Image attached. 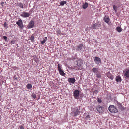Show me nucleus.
Instances as JSON below:
<instances>
[{
  "label": "nucleus",
  "instance_id": "1",
  "mask_svg": "<svg viewBox=\"0 0 129 129\" xmlns=\"http://www.w3.org/2000/svg\"><path fill=\"white\" fill-rule=\"evenodd\" d=\"M108 109L112 113H115L118 111V110L115 106L112 105H110Z\"/></svg>",
  "mask_w": 129,
  "mask_h": 129
},
{
  "label": "nucleus",
  "instance_id": "2",
  "mask_svg": "<svg viewBox=\"0 0 129 129\" xmlns=\"http://www.w3.org/2000/svg\"><path fill=\"white\" fill-rule=\"evenodd\" d=\"M96 108L99 113L100 114H102L104 111V108L103 107L100 105H98L96 106Z\"/></svg>",
  "mask_w": 129,
  "mask_h": 129
},
{
  "label": "nucleus",
  "instance_id": "3",
  "mask_svg": "<svg viewBox=\"0 0 129 129\" xmlns=\"http://www.w3.org/2000/svg\"><path fill=\"white\" fill-rule=\"evenodd\" d=\"M16 24L18 25L19 28L21 29H22L24 25L21 19H19L18 21L16 22Z\"/></svg>",
  "mask_w": 129,
  "mask_h": 129
},
{
  "label": "nucleus",
  "instance_id": "4",
  "mask_svg": "<svg viewBox=\"0 0 129 129\" xmlns=\"http://www.w3.org/2000/svg\"><path fill=\"white\" fill-rule=\"evenodd\" d=\"M101 26L100 23L99 22H97L95 24L92 25V27L93 29H96L98 28H99Z\"/></svg>",
  "mask_w": 129,
  "mask_h": 129
},
{
  "label": "nucleus",
  "instance_id": "5",
  "mask_svg": "<svg viewBox=\"0 0 129 129\" xmlns=\"http://www.w3.org/2000/svg\"><path fill=\"white\" fill-rule=\"evenodd\" d=\"M79 91L76 90L73 93V95L74 98L76 99H78L79 95Z\"/></svg>",
  "mask_w": 129,
  "mask_h": 129
},
{
  "label": "nucleus",
  "instance_id": "6",
  "mask_svg": "<svg viewBox=\"0 0 129 129\" xmlns=\"http://www.w3.org/2000/svg\"><path fill=\"white\" fill-rule=\"evenodd\" d=\"M34 23L33 21L31 20L28 25L27 27L28 28L30 29L33 28L34 26Z\"/></svg>",
  "mask_w": 129,
  "mask_h": 129
},
{
  "label": "nucleus",
  "instance_id": "7",
  "mask_svg": "<svg viewBox=\"0 0 129 129\" xmlns=\"http://www.w3.org/2000/svg\"><path fill=\"white\" fill-rule=\"evenodd\" d=\"M21 16L22 17L26 18L29 17L30 16V14L29 13L24 12L21 14Z\"/></svg>",
  "mask_w": 129,
  "mask_h": 129
},
{
  "label": "nucleus",
  "instance_id": "8",
  "mask_svg": "<svg viewBox=\"0 0 129 129\" xmlns=\"http://www.w3.org/2000/svg\"><path fill=\"white\" fill-rule=\"evenodd\" d=\"M83 45L82 44H79L76 46V49L77 51H80L82 50L83 47Z\"/></svg>",
  "mask_w": 129,
  "mask_h": 129
},
{
  "label": "nucleus",
  "instance_id": "9",
  "mask_svg": "<svg viewBox=\"0 0 129 129\" xmlns=\"http://www.w3.org/2000/svg\"><path fill=\"white\" fill-rule=\"evenodd\" d=\"M95 62L96 64H98L101 62V60L99 58L96 57L94 59Z\"/></svg>",
  "mask_w": 129,
  "mask_h": 129
},
{
  "label": "nucleus",
  "instance_id": "10",
  "mask_svg": "<svg viewBox=\"0 0 129 129\" xmlns=\"http://www.w3.org/2000/svg\"><path fill=\"white\" fill-rule=\"evenodd\" d=\"M68 81L69 83L73 84L75 83L76 80L75 78H69L68 79Z\"/></svg>",
  "mask_w": 129,
  "mask_h": 129
},
{
  "label": "nucleus",
  "instance_id": "11",
  "mask_svg": "<svg viewBox=\"0 0 129 129\" xmlns=\"http://www.w3.org/2000/svg\"><path fill=\"white\" fill-rule=\"evenodd\" d=\"M107 77L111 80H113L114 77V76L112 75L110 73L108 72L107 74Z\"/></svg>",
  "mask_w": 129,
  "mask_h": 129
},
{
  "label": "nucleus",
  "instance_id": "12",
  "mask_svg": "<svg viewBox=\"0 0 129 129\" xmlns=\"http://www.w3.org/2000/svg\"><path fill=\"white\" fill-rule=\"evenodd\" d=\"M75 110L74 113V116H76L80 114V112L79 111L78 109V108H76L75 109Z\"/></svg>",
  "mask_w": 129,
  "mask_h": 129
},
{
  "label": "nucleus",
  "instance_id": "13",
  "mask_svg": "<svg viewBox=\"0 0 129 129\" xmlns=\"http://www.w3.org/2000/svg\"><path fill=\"white\" fill-rule=\"evenodd\" d=\"M77 65L78 66H81L82 64L83 61L81 59H79L77 60Z\"/></svg>",
  "mask_w": 129,
  "mask_h": 129
},
{
  "label": "nucleus",
  "instance_id": "14",
  "mask_svg": "<svg viewBox=\"0 0 129 129\" xmlns=\"http://www.w3.org/2000/svg\"><path fill=\"white\" fill-rule=\"evenodd\" d=\"M104 20L106 23H108L109 22L110 19L108 16H105L104 17Z\"/></svg>",
  "mask_w": 129,
  "mask_h": 129
},
{
  "label": "nucleus",
  "instance_id": "15",
  "mask_svg": "<svg viewBox=\"0 0 129 129\" xmlns=\"http://www.w3.org/2000/svg\"><path fill=\"white\" fill-rule=\"evenodd\" d=\"M88 5V3L87 2H85V3L83 4V5L82 6V7L83 9H85L87 7Z\"/></svg>",
  "mask_w": 129,
  "mask_h": 129
},
{
  "label": "nucleus",
  "instance_id": "16",
  "mask_svg": "<svg viewBox=\"0 0 129 129\" xmlns=\"http://www.w3.org/2000/svg\"><path fill=\"white\" fill-rule=\"evenodd\" d=\"M116 80L117 82H121V77L120 76H117L116 77Z\"/></svg>",
  "mask_w": 129,
  "mask_h": 129
},
{
  "label": "nucleus",
  "instance_id": "17",
  "mask_svg": "<svg viewBox=\"0 0 129 129\" xmlns=\"http://www.w3.org/2000/svg\"><path fill=\"white\" fill-rule=\"evenodd\" d=\"M125 77L127 78H129V70H127L125 73Z\"/></svg>",
  "mask_w": 129,
  "mask_h": 129
},
{
  "label": "nucleus",
  "instance_id": "18",
  "mask_svg": "<svg viewBox=\"0 0 129 129\" xmlns=\"http://www.w3.org/2000/svg\"><path fill=\"white\" fill-rule=\"evenodd\" d=\"M59 72L60 74L62 76H64L65 75V73L62 70H59Z\"/></svg>",
  "mask_w": 129,
  "mask_h": 129
},
{
  "label": "nucleus",
  "instance_id": "19",
  "mask_svg": "<svg viewBox=\"0 0 129 129\" xmlns=\"http://www.w3.org/2000/svg\"><path fill=\"white\" fill-rule=\"evenodd\" d=\"M92 70L93 72L94 73H97L98 71V69L96 68H93Z\"/></svg>",
  "mask_w": 129,
  "mask_h": 129
},
{
  "label": "nucleus",
  "instance_id": "20",
  "mask_svg": "<svg viewBox=\"0 0 129 129\" xmlns=\"http://www.w3.org/2000/svg\"><path fill=\"white\" fill-rule=\"evenodd\" d=\"M117 31L119 32H121L122 31V29L120 27L118 26L116 28Z\"/></svg>",
  "mask_w": 129,
  "mask_h": 129
},
{
  "label": "nucleus",
  "instance_id": "21",
  "mask_svg": "<svg viewBox=\"0 0 129 129\" xmlns=\"http://www.w3.org/2000/svg\"><path fill=\"white\" fill-rule=\"evenodd\" d=\"M66 3V2L65 1H63L60 2V4L61 6H63L64 4H65Z\"/></svg>",
  "mask_w": 129,
  "mask_h": 129
},
{
  "label": "nucleus",
  "instance_id": "22",
  "mask_svg": "<svg viewBox=\"0 0 129 129\" xmlns=\"http://www.w3.org/2000/svg\"><path fill=\"white\" fill-rule=\"evenodd\" d=\"M26 87L28 89H30L32 88V85L31 84H28L27 85Z\"/></svg>",
  "mask_w": 129,
  "mask_h": 129
},
{
  "label": "nucleus",
  "instance_id": "23",
  "mask_svg": "<svg viewBox=\"0 0 129 129\" xmlns=\"http://www.w3.org/2000/svg\"><path fill=\"white\" fill-rule=\"evenodd\" d=\"M30 39L32 42H33L34 41V36L33 35H31L30 38Z\"/></svg>",
  "mask_w": 129,
  "mask_h": 129
},
{
  "label": "nucleus",
  "instance_id": "24",
  "mask_svg": "<svg viewBox=\"0 0 129 129\" xmlns=\"http://www.w3.org/2000/svg\"><path fill=\"white\" fill-rule=\"evenodd\" d=\"M113 9L115 10V12L117 11V6H116L115 5H113Z\"/></svg>",
  "mask_w": 129,
  "mask_h": 129
},
{
  "label": "nucleus",
  "instance_id": "25",
  "mask_svg": "<svg viewBox=\"0 0 129 129\" xmlns=\"http://www.w3.org/2000/svg\"><path fill=\"white\" fill-rule=\"evenodd\" d=\"M58 68L59 71L62 70V69L61 68V67L59 64H58Z\"/></svg>",
  "mask_w": 129,
  "mask_h": 129
},
{
  "label": "nucleus",
  "instance_id": "26",
  "mask_svg": "<svg viewBox=\"0 0 129 129\" xmlns=\"http://www.w3.org/2000/svg\"><path fill=\"white\" fill-rule=\"evenodd\" d=\"M24 127L22 125H20L18 128V129H24Z\"/></svg>",
  "mask_w": 129,
  "mask_h": 129
},
{
  "label": "nucleus",
  "instance_id": "27",
  "mask_svg": "<svg viewBox=\"0 0 129 129\" xmlns=\"http://www.w3.org/2000/svg\"><path fill=\"white\" fill-rule=\"evenodd\" d=\"M46 41L45 39H44L41 42V43L42 44H44Z\"/></svg>",
  "mask_w": 129,
  "mask_h": 129
},
{
  "label": "nucleus",
  "instance_id": "28",
  "mask_svg": "<svg viewBox=\"0 0 129 129\" xmlns=\"http://www.w3.org/2000/svg\"><path fill=\"white\" fill-rule=\"evenodd\" d=\"M4 26L5 27H6L7 26V24L6 22H5L3 24Z\"/></svg>",
  "mask_w": 129,
  "mask_h": 129
},
{
  "label": "nucleus",
  "instance_id": "29",
  "mask_svg": "<svg viewBox=\"0 0 129 129\" xmlns=\"http://www.w3.org/2000/svg\"><path fill=\"white\" fill-rule=\"evenodd\" d=\"M32 96L34 99H35L36 98V95L34 94H33L32 95Z\"/></svg>",
  "mask_w": 129,
  "mask_h": 129
},
{
  "label": "nucleus",
  "instance_id": "30",
  "mask_svg": "<svg viewBox=\"0 0 129 129\" xmlns=\"http://www.w3.org/2000/svg\"><path fill=\"white\" fill-rule=\"evenodd\" d=\"M3 39L5 40V41H7V37L6 36H4L3 37Z\"/></svg>",
  "mask_w": 129,
  "mask_h": 129
},
{
  "label": "nucleus",
  "instance_id": "31",
  "mask_svg": "<svg viewBox=\"0 0 129 129\" xmlns=\"http://www.w3.org/2000/svg\"><path fill=\"white\" fill-rule=\"evenodd\" d=\"M97 101L98 102L100 103L102 102V100L101 99H98Z\"/></svg>",
  "mask_w": 129,
  "mask_h": 129
},
{
  "label": "nucleus",
  "instance_id": "32",
  "mask_svg": "<svg viewBox=\"0 0 129 129\" xmlns=\"http://www.w3.org/2000/svg\"><path fill=\"white\" fill-rule=\"evenodd\" d=\"M11 43L12 44H14L15 43V41L14 40H12L11 42Z\"/></svg>",
  "mask_w": 129,
  "mask_h": 129
},
{
  "label": "nucleus",
  "instance_id": "33",
  "mask_svg": "<svg viewBox=\"0 0 129 129\" xmlns=\"http://www.w3.org/2000/svg\"><path fill=\"white\" fill-rule=\"evenodd\" d=\"M57 32L59 34H60L61 32V31L60 30H58L57 31Z\"/></svg>",
  "mask_w": 129,
  "mask_h": 129
},
{
  "label": "nucleus",
  "instance_id": "34",
  "mask_svg": "<svg viewBox=\"0 0 129 129\" xmlns=\"http://www.w3.org/2000/svg\"><path fill=\"white\" fill-rule=\"evenodd\" d=\"M90 118L89 115H87L86 117V119H89V118Z\"/></svg>",
  "mask_w": 129,
  "mask_h": 129
},
{
  "label": "nucleus",
  "instance_id": "35",
  "mask_svg": "<svg viewBox=\"0 0 129 129\" xmlns=\"http://www.w3.org/2000/svg\"><path fill=\"white\" fill-rule=\"evenodd\" d=\"M35 61L37 63L38 62V58H36V60H35Z\"/></svg>",
  "mask_w": 129,
  "mask_h": 129
},
{
  "label": "nucleus",
  "instance_id": "36",
  "mask_svg": "<svg viewBox=\"0 0 129 129\" xmlns=\"http://www.w3.org/2000/svg\"><path fill=\"white\" fill-rule=\"evenodd\" d=\"M20 7L22 8H23V4H20Z\"/></svg>",
  "mask_w": 129,
  "mask_h": 129
},
{
  "label": "nucleus",
  "instance_id": "37",
  "mask_svg": "<svg viewBox=\"0 0 129 129\" xmlns=\"http://www.w3.org/2000/svg\"><path fill=\"white\" fill-rule=\"evenodd\" d=\"M94 93H97L98 92V91L97 90H95L94 91Z\"/></svg>",
  "mask_w": 129,
  "mask_h": 129
},
{
  "label": "nucleus",
  "instance_id": "38",
  "mask_svg": "<svg viewBox=\"0 0 129 129\" xmlns=\"http://www.w3.org/2000/svg\"><path fill=\"white\" fill-rule=\"evenodd\" d=\"M4 3V2H1V4L2 6H3Z\"/></svg>",
  "mask_w": 129,
  "mask_h": 129
},
{
  "label": "nucleus",
  "instance_id": "39",
  "mask_svg": "<svg viewBox=\"0 0 129 129\" xmlns=\"http://www.w3.org/2000/svg\"><path fill=\"white\" fill-rule=\"evenodd\" d=\"M44 39H45L46 40H46H47V37H45V38Z\"/></svg>",
  "mask_w": 129,
  "mask_h": 129
},
{
  "label": "nucleus",
  "instance_id": "40",
  "mask_svg": "<svg viewBox=\"0 0 129 129\" xmlns=\"http://www.w3.org/2000/svg\"><path fill=\"white\" fill-rule=\"evenodd\" d=\"M27 128V129H30L29 128Z\"/></svg>",
  "mask_w": 129,
  "mask_h": 129
},
{
  "label": "nucleus",
  "instance_id": "41",
  "mask_svg": "<svg viewBox=\"0 0 129 129\" xmlns=\"http://www.w3.org/2000/svg\"><path fill=\"white\" fill-rule=\"evenodd\" d=\"M1 117L0 116V119H1Z\"/></svg>",
  "mask_w": 129,
  "mask_h": 129
}]
</instances>
